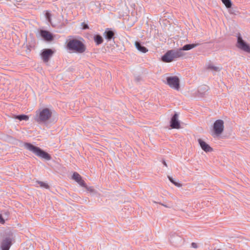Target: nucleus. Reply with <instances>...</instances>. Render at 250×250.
Here are the masks:
<instances>
[{
    "instance_id": "nucleus-1",
    "label": "nucleus",
    "mask_w": 250,
    "mask_h": 250,
    "mask_svg": "<svg viewBox=\"0 0 250 250\" xmlns=\"http://www.w3.org/2000/svg\"><path fill=\"white\" fill-rule=\"evenodd\" d=\"M53 111L52 108H40L36 111L34 120L39 125H45L49 122Z\"/></svg>"
},
{
    "instance_id": "nucleus-2",
    "label": "nucleus",
    "mask_w": 250,
    "mask_h": 250,
    "mask_svg": "<svg viewBox=\"0 0 250 250\" xmlns=\"http://www.w3.org/2000/svg\"><path fill=\"white\" fill-rule=\"evenodd\" d=\"M23 146L26 149L31 151L36 156L42 159L49 161L52 158L51 155L47 152L44 151L40 147L34 146L31 143H25Z\"/></svg>"
},
{
    "instance_id": "nucleus-3",
    "label": "nucleus",
    "mask_w": 250,
    "mask_h": 250,
    "mask_svg": "<svg viewBox=\"0 0 250 250\" xmlns=\"http://www.w3.org/2000/svg\"><path fill=\"white\" fill-rule=\"evenodd\" d=\"M66 46L68 50L78 53H83L86 50L84 44L82 41L76 39L70 40Z\"/></svg>"
},
{
    "instance_id": "nucleus-4",
    "label": "nucleus",
    "mask_w": 250,
    "mask_h": 250,
    "mask_svg": "<svg viewBox=\"0 0 250 250\" xmlns=\"http://www.w3.org/2000/svg\"><path fill=\"white\" fill-rule=\"evenodd\" d=\"M182 57L181 50L171 49L167 51L162 57V61L165 62H170L175 59Z\"/></svg>"
},
{
    "instance_id": "nucleus-5",
    "label": "nucleus",
    "mask_w": 250,
    "mask_h": 250,
    "mask_svg": "<svg viewBox=\"0 0 250 250\" xmlns=\"http://www.w3.org/2000/svg\"><path fill=\"white\" fill-rule=\"evenodd\" d=\"M224 121L222 120H217L214 123L213 126V134L212 135L218 136L221 135L224 131Z\"/></svg>"
},
{
    "instance_id": "nucleus-6",
    "label": "nucleus",
    "mask_w": 250,
    "mask_h": 250,
    "mask_svg": "<svg viewBox=\"0 0 250 250\" xmlns=\"http://www.w3.org/2000/svg\"><path fill=\"white\" fill-rule=\"evenodd\" d=\"M167 83L171 88L178 90L180 88L179 79L177 76L167 77Z\"/></svg>"
},
{
    "instance_id": "nucleus-7",
    "label": "nucleus",
    "mask_w": 250,
    "mask_h": 250,
    "mask_svg": "<svg viewBox=\"0 0 250 250\" xmlns=\"http://www.w3.org/2000/svg\"><path fill=\"white\" fill-rule=\"evenodd\" d=\"M237 43L238 48L246 52L250 53V46L243 40L240 36H238L237 38Z\"/></svg>"
},
{
    "instance_id": "nucleus-8",
    "label": "nucleus",
    "mask_w": 250,
    "mask_h": 250,
    "mask_svg": "<svg viewBox=\"0 0 250 250\" xmlns=\"http://www.w3.org/2000/svg\"><path fill=\"white\" fill-rule=\"evenodd\" d=\"M169 241L175 246H178L183 243V238L176 233L170 234Z\"/></svg>"
},
{
    "instance_id": "nucleus-9",
    "label": "nucleus",
    "mask_w": 250,
    "mask_h": 250,
    "mask_svg": "<svg viewBox=\"0 0 250 250\" xmlns=\"http://www.w3.org/2000/svg\"><path fill=\"white\" fill-rule=\"evenodd\" d=\"M54 52L49 48L43 49L41 54L42 59L44 62H48L50 58L52 56Z\"/></svg>"
},
{
    "instance_id": "nucleus-10",
    "label": "nucleus",
    "mask_w": 250,
    "mask_h": 250,
    "mask_svg": "<svg viewBox=\"0 0 250 250\" xmlns=\"http://www.w3.org/2000/svg\"><path fill=\"white\" fill-rule=\"evenodd\" d=\"M179 114L175 113L172 116L170 121V126L171 128L179 129L180 128V122L178 120Z\"/></svg>"
},
{
    "instance_id": "nucleus-11",
    "label": "nucleus",
    "mask_w": 250,
    "mask_h": 250,
    "mask_svg": "<svg viewBox=\"0 0 250 250\" xmlns=\"http://www.w3.org/2000/svg\"><path fill=\"white\" fill-rule=\"evenodd\" d=\"M40 34L43 40L46 42H51L54 38L53 34L47 30H41Z\"/></svg>"
},
{
    "instance_id": "nucleus-12",
    "label": "nucleus",
    "mask_w": 250,
    "mask_h": 250,
    "mask_svg": "<svg viewBox=\"0 0 250 250\" xmlns=\"http://www.w3.org/2000/svg\"><path fill=\"white\" fill-rule=\"evenodd\" d=\"M12 245V239L9 237H6L4 238L0 245L1 250H9Z\"/></svg>"
},
{
    "instance_id": "nucleus-13",
    "label": "nucleus",
    "mask_w": 250,
    "mask_h": 250,
    "mask_svg": "<svg viewBox=\"0 0 250 250\" xmlns=\"http://www.w3.org/2000/svg\"><path fill=\"white\" fill-rule=\"evenodd\" d=\"M115 31L111 28H107L104 33L103 36L108 41L114 40L115 38Z\"/></svg>"
},
{
    "instance_id": "nucleus-14",
    "label": "nucleus",
    "mask_w": 250,
    "mask_h": 250,
    "mask_svg": "<svg viewBox=\"0 0 250 250\" xmlns=\"http://www.w3.org/2000/svg\"><path fill=\"white\" fill-rule=\"evenodd\" d=\"M198 143L202 149L206 152L212 151L213 149L201 139L198 140Z\"/></svg>"
},
{
    "instance_id": "nucleus-15",
    "label": "nucleus",
    "mask_w": 250,
    "mask_h": 250,
    "mask_svg": "<svg viewBox=\"0 0 250 250\" xmlns=\"http://www.w3.org/2000/svg\"><path fill=\"white\" fill-rule=\"evenodd\" d=\"M200 43H192V44H187L184 45L182 48L178 49V50H181L182 54V57L185 55L183 51L189 50L198 45Z\"/></svg>"
},
{
    "instance_id": "nucleus-16",
    "label": "nucleus",
    "mask_w": 250,
    "mask_h": 250,
    "mask_svg": "<svg viewBox=\"0 0 250 250\" xmlns=\"http://www.w3.org/2000/svg\"><path fill=\"white\" fill-rule=\"evenodd\" d=\"M209 87L206 85H202L198 88V92L201 97H203L208 91Z\"/></svg>"
},
{
    "instance_id": "nucleus-17",
    "label": "nucleus",
    "mask_w": 250,
    "mask_h": 250,
    "mask_svg": "<svg viewBox=\"0 0 250 250\" xmlns=\"http://www.w3.org/2000/svg\"><path fill=\"white\" fill-rule=\"evenodd\" d=\"M135 45L137 49L142 53H146L148 51V49L139 42H135Z\"/></svg>"
},
{
    "instance_id": "nucleus-18",
    "label": "nucleus",
    "mask_w": 250,
    "mask_h": 250,
    "mask_svg": "<svg viewBox=\"0 0 250 250\" xmlns=\"http://www.w3.org/2000/svg\"><path fill=\"white\" fill-rule=\"evenodd\" d=\"M93 39L97 45L102 44L104 41L103 37L99 34L94 35Z\"/></svg>"
},
{
    "instance_id": "nucleus-19",
    "label": "nucleus",
    "mask_w": 250,
    "mask_h": 250,
    "mask_svg": "<svg viewBox=\"0 0 250 250\" xmlns=\"http://www.w3.org/2000/svg\"><path fill=\"white\" fill-rule=\"evenodd\" d=\"M15 118L19 120L20 121H27L29 120V117L27 115L24 114L16 115Z\"/></svg>"
},
{
    "instance_id": "nucleus-20",
    "label": "nucleus",
    "mask_w": 250,
    "mask_h": 250,
    "mask_svg": "<svg viewBox=\"0 0 250 250\" xmlns=\"http://www.w3.org/2000/svg\"><path fill=\"white\" fill-rule=\"evenodd\" d=\"M72 178L76 182H78L82 179V177L78 173L75 172L73 174Z\"/></svg>"
},
{
    "instance_id": "nucleus-21",
    "label": "nucleus",
    "mask_w": 250,
    "mask_h": 250,
    "mask_svg": "<svg viewBox=\"0 0 250 250\" xmlns=\"http://www.w3.org/2000/svg\"><path fill=\"white\" fill-rule=\"evenodd\" d=\"M167 177L168 178V179L169 180V181L172 183L175 186L177 187H181L182 186V185L176 182L174 179H173L172 178V177H171L170 176H167Z\"/></svg>"
},
{
    "instance_id": "nucleus-22",
    "label": "nucleus",
    "mask_w": 250,
    "mask_h": 250,
    "mask_svg": "<svg viewBox=\"0 0 250 250\" xmlns=\"http://www.w3.org/2000/svg\"><path fill=\"white\" fill-rule=\"evenodd\" d=\"M223 4H225L227 8H229L231 7L232 2L231 0H221Z\"/></svg>"
},
{
    "instance_id": "nucleus-23",
    "label": "nucleus",
    "mask_w": 250,
    "mask_h": 250,
    "mask_svg": "<svg viewBox=\"0 0 250 250\" xmlns=\"http://www.w3.org/2000/svg\"><path fill=\"white\" fill-rule=\"evenodd\" d=\"M36 183L40 185V186L42 188H45L46 189L49 188V186L47 183L39 181H37Z\"/></svg>"
},
{
    "instance_id": "nucleus-24",
    "label": "nucleus",
    "mask_w": 250,
    "mask_h": 250,
    "mask_svg": "<svg viewBox=\"0 0 250 250\" xmlns=\"http://www.w3.org/2000/svg\"><path fill=\"white\" fill-rule=\"evenodd\" d=\"M208 69L216 72H219L221 70V68L219 67L215 66L212 64L208 65Z\"/></svg>"
},
{
    "instance_id": "nucleus-25",
    "label": "nucleus",
    "mask_w": 250,
    "mask_h": 250,
    "mask_svg": "<svg viewBox=\"0 0 250 250\" xmlns=\"http://www.w3.org/2000/svg\"><path fill=\"white\" fill-rule=\"evenodd\" d=\"M80 186H81L82 187H84V188H86V184L85 183L84 181L82 180V179H81L79 181H78L77 182Z\"/></svg>"
},
{
    "instance_id": "nucleus-26",
    "label": "nucleus",
    "mask_w": 250,
    "mask_h": 250,
    "mask_svg": "<svg viewBox=\"0 0 250 250\" xmlns=\"http://www.w3.org/2000/svg\"><path fill=\"white\" fill-rule=\"evenodd\" d=\"M80 186H81L82 187H84V188H86V184L85 183L84 181L82 180V179H81L79 181H78L77 182Z\"/></svg>"
},
{
    "instance_id": "nucleus-27",
    "label": "nucleus",
    "mask_w": 250,
    "mask_h": 250,
    "mask_svg": "<svg viewBox=\"0 0 250 250\" xmlns=\"http://www.w3.org/2000/svg\"><path fill=\"white\" fill-rule=\"evenodd\" d=\"M45 16H46V19H47V20L50 21V17H51V14L48 13V12H47L45 14Z\"/></svg>"
},
{
    "instance_id": "nucleus-28",
    "label": "nucleus",
    "mask_w": 250,
    "mask_h": 250,
    "mask_svg": "<svg viewBox=\"0 0 250 250\" xmlns=\"http://www.w3.org/2000/svg\"><path fill=\"white\" fill-rule=\"evenodd\" d=\"M83 29H88L89 28V26L87 24H85L84 23H83Z\"/></svg>"
},
{
    "instance_id": "nucleus-29",
    "label": "nucleus",
    "mask_w": 250,
    "mask_h": 250,
    "mask_svg": "<svg viewBox=\"0 0 250 250\" xmlns=\"http://www.w3.org/2000/svg\"><path fill=\"white\" fill-rule=\"evenodd\" d=\"M191 247L194 249H197L198 248V245L196 243L192 242L191 243Z\"/></svg>"
},
{
    "instance_id": "nucleus-30",
    "label": "nucleus",
    "mask_w": 250,
    "mask_h": 250,
    "mask_svg": "<svg viewBox=\"0 0 250 250\" xmlns=\"http://www.w3.org/2000/svg\"><path fill=\"white\" fill-rule=\"evenodd\" d=\"M0 223L2 224L4 223V220L3 219L2 216L1 214H0Z\"/></svg>"
},
{
    "instance_id": "nucleus-31",
    "label": "nucleus",
    "mask_w": 250,
    "mask_h": 250,
    "mask_svg": "<svg viewBox=\"0 0 250 250\" xmlns=\"http://www.w3.org/2000/svg\"><path fill=\"white\" fill-rule=\"evenodd\" d=\"M153 202L154 203H157H157H158V202H156V201H153ZM159 204H160L162 205V206H164V207H165L168 208V207L167 205H164V204H162V203H159Z\"/></svg>"
},
{
    "instance_id": "nucleus-32",
    "label": "nucleus",
    "mask_w": 250,
    "mask_h": 250,
    "mask_svg": "<svg viewBox=\"0 0 250 250\" xmlns=\"http://www.w3.org/2000/svg\"><path fill=\"white\" fill-rule=\"evenodd\" d=\"M162 163L164 166H165L166 167H167V164L165 160H163L162 161Z\"/></svg>"
},
{
    "instance_id": "nucleus-33",
    "label": "nucleus",
    "mask_w": 250,
    "mask_h": 250,
    "mask_svg": "<svg viewBox=\"0 0 250 250\" xmlns=\"http://www.w3.org/2000/svg\"><path fill=\"white\" fill-rule=\"evenodd\" d=\"M136 80L137 81V82H138V81H139V78H136Z\"/></svg>"
}]
</instances>
